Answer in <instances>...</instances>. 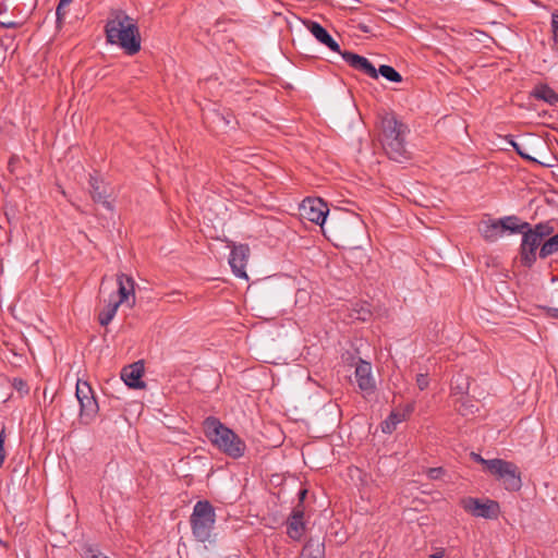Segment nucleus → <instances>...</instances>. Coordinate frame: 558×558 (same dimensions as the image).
I'll return each instance as SVG.
<instances>
[{
  "mask_svg": "<svg viewBox=\"0 0 558 558\" xmlns=\"http://www.w3.org/2000/svg\"><path fill=\"white\" fill-rule=\"evenodd\" d=\"M413 404H407L404 411L402 413H405L407 414V417L413 412Z\"/></svg>",
  "mask_w": 558,
  "mask_h": 558,
  "instance_id": "47",
  "label": "nucleus"
},
{
  "mask_svg": "<svg viewBox=\"0 0 558 558\" xmlns=\"http://www.w3.org/2000/svg\"><path fill=\"white\" fill-rule=\"evenodd\" d=\"M444 556H445V551H444V549H440V550L434 553L433 555H430V558H444Z\"/></svg>",
  "mask_w": 558,
  "mask_h": 558,
  "instance_id": "46",
  "label": "nucleus"
},
{
  "mask_svg": "<svg viewBox=\"0 0 558 558\" xmlns=\"http://www.w3.org/2000/svg\"><path fill=\"white\" fill-rule=\"evenodd\" d=\"M117 283H118V295L116 296V301L118 304L125 303L130 307L135 304V295H134V286L135 282L131 276L125 274L117 275Z\"/></svg>",
  "mask_w": 558,
  "mask_h": 558,
  "instance_id": "10",
  "label": "nucleus"
},
{
  "mask_svg": "<svg viewBox=\"0 0 558 558\" xmlns=\"http://www.w3.org/2000/svg\"><path fill=\"white\" fill-rule=\"evenodd\" d=\"M5 438V426L3 425L0 432V468L3 465L7 456L4 450Z\"/></svg>",
  "mask_w": 558,
  "mask_h": 558,
  "instance_id": "36",
  "label": "nucleus"
},
{
  "mask_svg": "<svg viewBox=\"0 0 558 558\" xmlns=\"http://www.w3.org/2000/svg\"><path fill=\"white\" fill-rule=\"evenodd\" d=\"M75 395L77 400L80 401L82 399L84 400L90 396H94V391L87 381L78 379L76 383Z\"/></svg>",
  "mask_w": 558,
  "mask_h": 558,
  "instance_id": "31",
  "label": "nucleus"
},
{
  "mask_svg": "<svg viewBox=\"0 0 558 558\" xmlns=\"http://www.w3.org/2000/svg\"><path fill=\"white\" fill-rule=\"evenodd\" d=\"M13 387L21 393H27L28 392V386L27 383L22 378H14L13 379Z\"/></svg>",
  "mask_w": 558,
  "mask_h": 558,
  "instance_id": "39",
  "label": "nucleus"
},
{
  "mask_svg": "<svg viewBox=\"0 0 558 558\" xmlns=\"http://www.w3.org/2000/svg\"><path fill=\"white\" fill-rule=\"evenodd\" d=\"M510 144H511L512 148L515 150V153H517L520 157H522L523 159L529 160V161H531V162H537V160H536L535 158L531 157L529 154H526V153L523 150L522 146H521L520 144H518L515 141L511 140V141H510Z\"/></svg>",
  "mask_w": 558,
  "mask_h": 558,
  "instance_id": "35",
  "label": "nucleus"
},
{
  "mask_svg": "<svg viewBox=\"0 0 558 558\" xmlns=\"http://www.w3.org/2000/svg\"><path fill=\"white\" fill-rule=\"evenodd\" d=\"M307 489L306 488H301L299 492H298V499H299V502L298 505H301V507H304L303 506V502L307 496Z\"/></svg>",
  "mask_w": 558,
  "mask_h": 558,
  "instance_id": "44",
  "label": "nucleus"
},
{
  "mask_svg": "<svg viewBox=\"0 0 558 558\" xmlns=\"http://www.w3.org/2000/svg\"><path fill=\"white\" fill-rule=\"evenodd\" d=\"M7 10H8L7 5H5V4H3V3H0V14L5 13V12H7Z\"/></svg>",
  "mask_w": 558,
  "mask_h": 558,
  "instance_id": "49",
  "label": "nucleus"
},
{
  "mask_svg": "<svg viewBox=\"0 0 558 558\" xmlns=\"http://www.w3.org/2000/svg\"><path fill=\"white\" fill-rule=\"evenodd\" d=\"M307 29L311 34L323 45L328 47L330 50L335 52H342L339 44L331 37L328 31L322 26L318 22L308 21L305 23Z\"/></svg>",
  "mask_w": 558,
  "mask_h": 558,
  "instance_id": "15",
  "label": "nucleus"
},
{
  "mask_svg": "<svg viewBox=\"0 0 558 558\" xmlns=\"http://www.w3.org/2000/svg\"><path fill=\"white\" fill-rule=\"evenodd\" d=\"M351 318L367 322L372 317L371 305L367 302H357L351 308Z\"/></svg>",
  "mask_w": 558,
  "mask_h": 558,
  "instance_id": "25",
  "label": "nucleus"
},
{
  "mask_svg": "<svg viewBox=\"0 0 558 558\" xmlns=\"http://www.w3.org/2000/svg\"><path fill=\"white\" fill-rule=\"evenodd\" d=\"M531 96L551 106L558 102V93L547 84H537L531 92Z\"/></svg>",
  "mask_w": 558,
  "mask_h": 558,
  "instance_id": "19",
  "label": "nucleus"
},
{
  "mask_svg": "<svg viewBox=\"0 0 558 558\" xmlns=\"http://www.w3.org/2000/svg\"><path fill=\"white\" fill-rule=\"evenodd\" d=\"M287 534L293 541H300L305 532L304 507L296 505L286 522Z\"/></svg>",
  "mask_w": 558,
  "mask_h": 558,
  "instance_id": "9",
  "label": "nucleus"
},
{
  "mask_svg": "<svg viewBox=\"0 0 558 558\" xmlns=\"http://www.w3.org/2000/svg\"><path fill=\"white\" fill-rule=\"evenodd\" d=\"M558 252V233L545 240L539 248L538 256L542 259Z\"/></svg>",
  "mask_w": 558,
  "mask_h": 558,
  "instance_id": "26",
  "label": "nucleus"
},
{
  "mask_svg": "<svg viewBox=\"0 0 558 558\" xmlns=\"http://www.w3.org/2000/svg\"><path fill=\"white\" fill-rule=\"evenodd\" d=\"M355 379L359 388L366 395H371L375 391L376 385L372 376L371 363L360 360L355 367Z\"/></svg>",
  "mask_w": 558,
  "mask_h": 558,
  "instance_id": "13",
  "label": "nucleus"
},
{
  "mask_svg": "<svg viewBox=\"0 0 558 558\" xmlns=\"http://www.w3.org/2000/svg\"><path fill=\"white\" fill-rule=\"evenodd\" d=\"M429 379L427 374H418L416 376V385L420 388V390H424L428 387Z\"/></svg>",
  "mask_w": 558,
  "mask_h": 558,
  "instance_id": "40",
  "label": "nucleus"
},
{
  "mask_svg": "<svg viewBox=\"0 0 558 558\" xmlns=\"http://www.w3.org/2000/svg\"><path fill=\"white\" fill-rule=\"evenodd\" d=\"M461 506L468 513L484 519H497L500 513L499 504L492 499L466 497L461 500Z\"/></svg>",
  "mask_w": 558,
  "mask_h": 558,
  "instance_id": "6",
  "label": "nucleus"
},
{
  "mask_svg": "<svg viewBox=\"0 0 558 558\" xmlns=\"http://www.w3.org/2000/svg\"><path fill=\"white\" fill-rule=\"evenodd\" d=\"M230 267L235 276L244 278V246L240 245L231 251L229 257Z\"/></svg>",
  "mask_w": 558,
  "mask_h": 558,
  "instance_id": "18",
  "label": "nucleus"
},
{
  "mask_svg": "<svg viewBox=\"0 0 558 558\" xmlns=\"http://www.w3.org/2000/svg\"><path fill=\"white\" fill-rule=\"evenodd\" d=\"M81 555L83 558H110L104 555L96 546L89 544L82 547Z\"/></svg>",
  "mask_w": 558,
  "mask_h": 558,
  "instance_id": "32",
  "label": "nucleus"
},
{
  "mask_svg": "<svg viewBox=\"0 0 558 558\" xmlns=\"http://www.w3.org/2000/svg\"><path fill=\"white\" fill-rule=\"evenodd\" d=\"M105 25L107 41L121 47L129 56L141 50V34L136 21L124 11H114Z\"/></svg>",
  "mask_w": 558,
  "mask_h": 558,
  "instance_id": "2",
  "label": "nucleus"
},
{
  "mask_svg": "<svg viewBox=\"0 0 558 558\" xmlns=\"http://www.w3.org/2000/svg\"><path fill=\"white\" fill-rule=\"evenodd\" d=\"M471 458L474 462L482 464L486 472L490 469V464L494 463V459H484L480 453L475 452H471Z\"/></svg>",
  "mask_w": 558,
  "mask_h": 558,
  "instance_id": "34",
  "label": "nucleus"
},
{
  "mask_svg": "<svg viewBox=\"0 0 558 558\" xmlns=\"http://www.w3.org/2000/svg\"><path fill=\"white\" fill-rule=\"evenodd\" d=\"M383 147L389 159L397 162H403L411 158V154L405 147V136L391 138V141L383 144Z\"/></svg>",
  "mask_w": 558,
  "mask_h": 558,
  "instance_id": "14",
  "label": "nucleus"
},
{
  "mask_svg": "<svg viewBox=\"0 0 558 558\" xmlns=\"http://www.w3.org/2000/svg\"><path fill=\"white\" fill-rule=\"evenodd\" d=\"M216 522L214 506L208 500H199L193 507L190 517L192 534L197 542L205 543L210 539Z\"/></svg>",
  "mask_w": 558,
  "mask_h": 558,
  "instance_id": "4",
  "label": "nucleus"
},
{
  "mask_svg": "<svg viewBox=\"0 0 558 558\" xmlns=\"http://www.w3.org/2000/svg\"><path fill=\"white\" fill-rule=\"evenodd\" d=\"M456 404L457 411L463 416L473 414L478 410L474 400H472L469 396L459 397L456 401Z\"/></svg>",
  "mask_w": 558,
  "mask_h": 558,
  "instance_id": "27",
  "label": "nucleus"
},
{
  "mask_svg": "<svg viewBox=\"0 0 558 558\" xmlns=\"http://www.w3.org/2000/svg\"><path fill=\"white\" fill-rule=\"evenodd\" d=\"M203 428L206 437L219 450L232 458L242 456L240 437L218 418L207 417L203 423Z\"/></svg>",
  "mask_w": 558,
  "mask_h": 558,
  "instance_id": "3",
  "label": "nucleus"
},
{
  "mask_svg": "<svg viewBox=\"0 0 558 558\" xmlns=\"http://www.w3.org/2000/svg\"><path fill=\"white\" fill-rule=\"evenodd\" d=\"M260 163H264V159L259 155H257V154L247 155L246 154V177L252 175L251 173H248L250 167L258 170Z\"/></svg>",
  "mask_w": 558,
  "mask_h": 558,
  "instance_id": "33",
  "label": "nucleus"
},
{
  "mask_svg": "<svg viewBox=\"0 0 558 558\" xmlns=\"http://www.w3.org/2000/svg\"><path fill=\"white\" fill-rule=\"evenodd\" d=\"M543 241L532 231L530 225L522 232V241L520 245V262L524 267L531 268L537 259V248L542 246Z\"/></svg>",
  "mask_w": 558,
  "mask_h": 558,
  "instance_id": "7",
  "label": "nucleus"
},
{
  "mask_svg": "<svg viewBox=\"0 0 558 558\" xmlns=\"http://www.w3.org/2000/svg\"><path fill=\"white\" fill-rule=\"evenodd\" d=\"M359 28H360L363 33H366V34L371 32L369 27H368L367 25H364V24H360V25H359Z\"/></svg>",
  "mask_w": 558,
  "mask_h": 558,
  "instance_id": "48",
  "label": "nucleus"
},
{
  "mask_svg": "<svg viewBox=\"0 0 558 558\" xmlns=\"http://www.w3.org/2000/svg\"><path fill=\"white\" fill-rule=\"evenodd\" d=\"M20 27V23L10 21V22H0V28L4 29H16Z\"/></svg>",
  "mask_w": 558,
  "mask_h": 558,
  "instance_id": "43",
  "label": "nucleus"
},
{
  "mask_svg": "<svg viewBox=\"0 0 558 558\" xmlns=\"http://www.w3.org/2000/svg\"><path fill=\"white\" fill-rule=\"evenodd\" d=\"M488 473L499 481L508 492H519L522 487L521 472L518 465L504 459H494Z\"/></svg>",
  "mask_w": 558,
  "mask_h": 558,
  "instance_id": "5",
  "label": "nucleus"
},
{
  "mask_svg": "<svg viewBox=\"0 0 558 558\" xmlns=\"http://www.w3.org/2000/svg\"><path fill=\"white\" fill-rule=\"evenodd\" d=\"M80 402V417L85 423H90L97 415L99 407L95 396L82 399Z\"/></svg>",
  "mask_w": 558,
  "mask_h": 558,
  "instance_id": "17",
  "label": "nucleus"
},
{
  "mask_svg": "<svg viewBox=\"0 0 558 558\" xmlns=\"http://www.w3.org/2000/svg\"><path fill=\"white\" fill-rule=\"evenodd\" d=\"M61 1V5H69L72 0H60Z\"/></svg>",
  "mask_w": 558,
  "mask_h": 558,
  "instance_id": "50",
  "label": "nucleus"
},
{
  "mask_svg": "<svg viewBox=\"0 0 558 558\" xmlns=\"http://www.w3.org/2000/svg\"><path fill=\"white\" fill-rule=\"evenodd\" d=\"M480 231L483 235V238L486 241L494 242L496 241L502 233V225L499 220H488L486 222H483V226L480 228Z\"/></svg>",
  "mask_w": 558,
  "mask_h": 558,
  "instance_id": "22",
  "label": "nucleus"
},
{
  "mask_svg": "<svg viewBox=\"0 0 558 558\" xmlns=\"http://www.w3.org/2000/svg\"><path fill=\"white\" fill-rule=\"evenodd\" d=\"M299 558H325L324 539L311 536L305 543Z\"/></svg>",
  "mask_w": 558,
  "mask_h": 558,
  "instance_id": "16",
  "label": "nucleus"
},
{
  "mask_svg": "<svg viewBox=\"0 0 558 558\" xmlns=\"http://www.w3.org/2000/svg\"><path fill=\"white\" fill-rule=\"evenodd\" d=\"M502 230L511 233H522L529 228L530 223L526 221L520 222V218L517 216H508L500 219Z\"/></svg>",
  "mask_w": 558,
  "mask_h": 558,
  "instance_id": "24",
  "label": "nucleus"
},
{
  "mask_svg": "<svg viewBox=\"0 0 558 558\" xmlns=\"http://www.w3.org/2000/svg\"><path fill=\"white\" fill-rule=\"evenodd\" d=\"M340 54L342 59L354 70H357L372 78L378 77V72L376 68L367 58L347 50L340 52Z\"/></svg>",
  "mask_w": 558,
  "mask_h": 558,
  "instance_id": "11",
  "label": "nucleus"
},
{
  "mask_svg": "<svg viewBox=\"0 0 558 558\" xmlns=\"http://www.w3.org/2000/svg\"><path fill=\"white\" fill-rule=\"evenodd\" d=\"M65 7L66 5H61V1H59V4L56 10V16H57L56 23H57L58 27L62 26L64 17L66 15Z\"/></svg>",
  "mask_w": 558,
  "mask_h": 558,
  "instance_id": "38",
  "label": "nucleus"
},
{
  "mask_svg": "<svg viewBox=\"0 0 558 558\" xmlns=\"http://www.w3.org/2000/svg\"><path fill=\"white\" fill-rule=\"evenodd\" d=\"M445 473V470L442 468H429L427 470V476L430 480H438L441 477V475Z\"/></svg>",
  "mask_w": 558,
  "mask_h": 558,
  "instance_id": "41",
  "label": "nucleus"
},
{
  "mask_svg": "<svg viewBox=\"0 0 558 558\" xmlns=\"http://www.w3.org/2000/svg\"><path fill=\"white\" fill-rule=\"evenodd\" d=\"M532 231L544 242L545 238L554 233L555 228L549 221H545L536 223L532 227Z\"/></svg>",
  "mask_w": 558,
  "mask_h": 558,
  "instance_id": "30",
  "label": "nucleus"
},
{
  "mask_svg": "<svg viewBox=\"0 0 558 558\" xmlns=\"http://www.w3.org/2000/svg\"><path fill=\"white\" fill-rule=\"evenodd\" d=\"M120 305L121 304H118V301H116V296L110 295L106 307L98 314L99 324L101 326H108L116 316V313Z\"/></svg>",
  "mask_w": 558,
  "mask_h": 558,
  "instance_id": "23",
  "label": "nucleus"
},
{
  "mask_svg": "<svg viewBox=\"0 0 558 558\" xmlns=\"http://www.w3.org/2000/svg\"><path fill=\"white\" fill-rule=\"evenodd\" d=\"M551 32L555 45L558 48V11L551 14Z\"/></svg>",
  "mask_w": 558,
  "mask_h": 558,
  "instance_id": "37",
  "label": "nucleus"
},
{
  "mask_svg": "<svg viewBox=\"0 0 558 558\" xmlns=\"http://www.w3.org/2000/svg\"><path fill=\"white\" fill-rule=\"evenodd\" d=\"M541 308L545 312L547 317L558 319V308L550 306H542Z\"/></svg>",
  "mask_w": 558,
  "mask_h": 558,
  "instance_id": "42",
  "label": "nucleus"
},
{
  "mask_svg": "<svg viewBox=\"0 0 558 558\" xmlns=\"http://www.w3.org/2000/svg\"><path fill=\"white\" fill-rule=\"evenodd\" d=\"M89 185L92 187L90 194H92L93 201L96 203L102 204V206L105 208H107L108 210H113L112 204L107 199L108 195H107L106 191L100 189V183L96 177L90 175Z\"/></svg>",
  "mask_w": 558,
  "mask_h": 558,
  "instance_id": "21",
  "label": "nucleus"
},
{
  "mask_svg": "<svg viewBox=\"0 0 558 558\" xmlns=\"http://www.w3.org/2000/svg\"><path fill=\"white\" fill-rule=\"evenodd\" d=\"M470 377L463 373H458L451 379V395L466 397L470 390Z\"/></svg>",
  "mask_w": 558,
  "mask_h": 558,
  "instance_id": "20",
  "label": "nucleus"
},
{
  "mask_svg": "<svg viewBox=\"0 0 558 558\" xmlns=\"http://www.w3.org/2000/svg\"><path fill=\"white\" fill-rule=\"evenodd\" d=\"M407 420V414L402 412L392 411L388 418L385 421V426H383L384 433H392L397 425Z\"/></svg>",
  "mask_w": 558,
  "mask_h": 558,
  "instance_id": "28",
  "label": "nucleus"
},
{
  "mask_svg": "<svg viewBox=\"0 0 558 558\" xmlns=\"http://www.w3.org/2000/svg\"><path fill=\"white\" fill-rule=\"evenodd\" d=\"M301 216L311 222L320 226L328 222V228L335 232L344 244L352 247L356 246L355 235L362 233L364 229L363 221L356 216H344L342 218H330L328 220L329 209L327 204L316 197L305 198L300 206Z\"/></svg>",
  "mask_w": 558,
  "mask_h": 558,
  "instance_id": "1",
  "label": "nucleus"
},
{
  "mask_svg": "<svg viewBox=\"0 0 558 558\" xmlns=\"http://www.w3.org/2000/svg\"><path fill=\"white\" fill-rule=\"evenodd\" d=\"M381 128V144H385L391 138L405 136L409 132L408 126L397 119L393 112H386L380 117Z\"/></svg>",
  "mask_w": 558,
  "mask_h": 558,
  "instance_id": "8",
  "label": "nucleus"
},
{
  "mask_svg": "<svg viewBox=\"0 0 558 558\" xmlns=\"http://www.w3.org/2000/svg\"><path fill=\"white\" fill-rule=\"evenodd\" d=\"M144 369L143 361L134 362L122 368L121 378L130 388L142 389L145 387V383L142 380Z\"/></svg>",
  "mask_w": 558,
  "mask_h": 558,
  "instance_id": "12",
  "label": "nucleus"
},
{
  "mask_svg": "<svg viewBox=\"0 0 558 558\" xmlns=\"http://www.w3.org/2000/svg\"><path fill=\"white\" fill-rule=\"evenodd\" d=\"M377 72H378V75L380 74L383 77H385L389 82H393V83L402 82L401 74L395 68H392L390 65L381 64V65H379Z\"/></svg>",
  "mask_w": 558,
  "mask_h": 558,
  "instance_id": "29",
  "label": "nucleus"
},
{
  "mask_svg": "<svg viewBox=\"0 0 558 558\" xmlns=\"http://www.w3.org/2000/svg\"><path fill=\"white\" fill-rule=\"evenodd\" d=\"M256 84L255 83H252V82H248V78H246V83H245V86H246V93L247 92H253V89H251V87L255 86ZM254 92H257L256 88H254Z\"/></svg>",
  "mask_w": 558,
  "mask_h": 558,
  "instance_id": "45",
  "label": "nucleus"
}]
</instances>
